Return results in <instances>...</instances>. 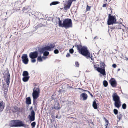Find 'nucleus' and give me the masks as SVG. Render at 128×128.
I'll list each match as a JSON object with an SVG mask.
<instances>
[{
	"mask_svg": "<svg viewBox=\"0 0 128 128\" xmlns=\"http://www.w3.org/2000/svg\"><path fill=\"white\" fill-rule=\"evenodd\" d=\"M56 18L58 20V24L59 27H64L66 29L72 27V22L71 19L67 18L63 20L62 23L60 18L57 17Z\"/></svg>",
	"mask_w": 128,
	"mask_h": 128,
	"instance_id": "nucleus-1",
	"label": "nucleus"
},
{
	"mask_svg": "<svg viewBox=\"0 0 128 128\" xmlns=\"http://www.w3.org/2000/svg\"><path fill=\"white\" fill-rule=\"evenodd\" d=\"M12 112H15L20 110V108L16 106H14L12 109Z\"/></svg>",
	"mask_w": 128,
	"mask_h": 128,
	"instance_id": "nucleus-22",
	"label": "nucleus"
},
{
	"mask_svg": "<svg viewBox=\"0 0 128 128\" xmlns=\"http://www.w3.org/2000/svg\"><path fill=\"white\" fill-rule=\"evenodd\" d=\"M54 52L56 54H58L59 53V51L58 49H55L54 51Z\"/></svg>",
	"mask_w": 128,
	"mask_h": 128,
	"instance_id": "nucleus-38",
	"label": "nucleus"
},
{
	"mask_svg": "<svg viewBox=\"0 0 128 128\" xmlns=\"http://www.w3.org/2000/svg\"><path fill=\"white\" fill-rule=\"evenodd\" d=\"M32 106H31L30 107V110H32Z\"/></svg>",
	"mask_w": 128,
	"mask_h": 128,
	"instance_id": "nucleus-53",
	"label": "nucleus"
},
{
	"mask_svg": "<svg viewBox=\"0 0 128 128\" xmlns=\"http://www.w3.org/2000/svg\"><path fill=\"white\" fill-rule=\"evenodd\" d=\"M72 4L71 2H67V4L66 6H64V8L65 10H67L68 9H69L70 8V6Z\"/></svg>",
	"mask_w": 128,
	"mask_h": 128,
	"instance_id": "nucleus-18",
	"label": "nucleus"
},
{
	"mask_svg": "<svg viewBox=\"0 0 128 128\" xmlns=\"http://www.w3.org/2000/svg\"><path fill=\"white\" fill-rule=\"evenodd\" d=\"M116 29H122V26L120 25V24H119L118 23H116Z\"/></svg>",
	"mask_w": 128,
	"mask_h": 128,
	"instance_id": "nucleus-25",
	"label": "nucleus"
},
{
	"mask_svg": "<svg viewBox=\"0 0 128 128\" xmlns=\"http://www.w3.org/2000/svg\"><path fill=\"white\" fill-rule=\"evenodd\" d=\"M38 50L40 54L43 53L44 51H49L51 50V48L50 46H47L38 49Z\"/></svg>",
	"mask_w": 128,
	"mask_h": 128,
	"instance_id": "nucleus-9",
	"label": "nucleus"
},
{
	"mask_svg": "<svg viewBox=\"0 0 128 128\" xmlns=\"http://www.w3.org/2000/svg\"><path fill=\"white\" fill-rule=\"evenodd\" d=\"M26 103L28 104H31V99L30 97H27L26 98Z\"/></svg>",
	"mask_w": 128,
	"mask_h": 128,
	"instance_id": "nucleus-20",
	"label": "nucleus"
},
{
	"mask_svg": "<svg viewBox=\"0 0 128 128\" xmlns=\"http://www.w3.org/2000/svg\"><path fill=\"white\" fill-rule=\"evenodd\" d=\"M92 106L94 109H97V104L95 100H94L93 102Z\"/></svg>",
	"mask_w": 128,
	"mask_h": 128,
	"instance_id": "nucleus-23",
	"label": "nucleus"
},
{
	"mask_svg": "<svg viewBox=\"0 0 128 128\" xmlns=\"http://www.w3.org/2000/svg\"><path fill=\"white\" fill-rule=\"evenodd\" d=\"M94 68H97V67H96V65H94Z\"/></svg>",
	"mask_w": 128,
	"mask_h": 128,
	"instance_id": "nucleus-55",
	"label": "nucleus"
},
{
	"mask_svg": "<svg viewBox=\"0 0 128 128\" xmlns=\"http://www.w3.org/2000/svg\"><path fill=\"white\" fill-rule=\"evenodd\" d=\"M96 37H97V36H96L94 38V39H95Z\"/></svg>",
	"mask_w": 128,
	"mask_h": 128,
	"instance_id": "nucleus-59",
	"label": "nucleus"
},
{
	"mask_svg": "<svg viewBox=\"0 0 128 128\" xmlns=\"http://www.w3.org/2000/svg\"><path fill=\"white\" fill-rule=\"evenodd\" d=\"M30 7V6H26L24 7L22 9L23 11L24 12V11H26L30 10L31 8Z\"/></svg>",
	"mask_w": 128,
	"mask_h": 128,
	"instance_id": "nucleus-26",
	"label": "nucleus"
},
{
	"mask_svg": "<svg viewBox=\"0 0 128 128\" xmlns=\"http://www.w3.org/2000/svg\"><path fill=\"white\" fill-rule=\"evenodd\" d=\"M55 46L54 43H53L50 44V46L51 47V49H52V48H54Z\"/></svg>",
	"mask_w": 128,
	"mask_h": 128,
	"instance_id": "nucleus-36",
	"label": "nucleus"
},
{
	"mask_svg": "<svg viewBox=\"0 0 128 128\" xmlns=\"http://www.w3.org/2000/svg\"><path fill=\"white\" fill-rule=\"evenodd\" d=\"M122 108L123 109H125L126 108V104L124 103L123 104L122 106Z\"/></svg>",
	"mask_w": 128,
	"mask_h": 128,
	"instance_id": "nucleus-31",
	"label": "nucleus"
},
{
	"mask_svg": "<svg viewBox=\"0 0 128 128\" xmlns=\"http://www.w3.org/2000/svg\"><path fill=\"white\" fill-rule=\"evenodd\" d=\"M104 65H105V64H104V63L103 62H102L100 66H104Z\"/></svg>",
	"mask_w": 128,
	"mask_h": 128,
	"instance_id": "nucleus-44",
	"label": "nucleus"
},
{
	"mask_svg": "<svg viewBox=\"0 0 128 128\" xmlns=\"http://www.w3.org/2000/svg\"><path fill=\"white\" fill-rule=\"evenodd\" d=\"M80 96L81 98H83L82 100H86L88 96L87 94L85 93H82L80 95Z\"/></svg>",
	"mask_w": 128,
	"mask_h": 128,
	"instance_id": "nucleus-16",
	"label": "nucleus"
},
{
	"mask_svg": "<svg viewBox=\"0 0 128 128\" xmlns=\"http://www.w3.org/2000/svg\"><path fill=\"white\" fill-rule=\"evenodd\" d=\"M43 56H42V58H45V57L44 56H47L49 54L48 52L46 51H44V52H43Z\"/></svg>",
	"mask_w": 128,
	"mask_h": 128,
	"instance_id": "nucleus-24",
	"label": "nucleus"
},
{
	"mask_svg": "<svg viewBox=\"0 0 128 128\" xmlns=\"http://www.w3.org/2000/svg\"><path fill=\"white\" fill-rule=\"evenodd\" d=\"M35 112L33 110L31 111L30 114L28 115V118L29 120L32 122L35 119Z\"/></svg>",
	"mask_w": 128,
	"mask_h": 128,
	"instance_id": "nucleus-10",
	"label": "nucleus"
},
{
	"mask_svg": "<svg viewBox=\"0 0 128 128\" xmlns=\"http://www.w3.org/2000/svg\"><path fill=\"white\" fill-rule=\"evenodd\" d=\"M102 68L97 67L96 70L103 76H105L106 75V72L105 70L104 66H101Z\"/></svg>",
	"mask_w": 128,
	"mask_h": 128,
	"instance_id": "nucleus-11",
	"label": "nucleus"
},
{
	"mask_svg": "<svg viewBox=\"0 0 128 128\" xmlns=\"http://www.w3.org/2000/svg\"><path fill=\"white\" fill-rule=\"evenodd\" d=\"M91 6H88V5H87L86 8V10L87 11H90V8Z\"/></svg>",
	"mask_w": 128,
	"mask_h": 128,
	"instance_id": "nucleus-39",
	"label": "nucleus"
},
{
	"mask_svg": "<svg viewBox=\"0 0 128 128\" xmlns=\"http://www.w3.org/2000/svg\"><path fill=\"white\" fill-rule=\"evenodd\" d=\"M111 8H110V10H111Z\"/></svg>",
	"mask_w": 128,
	"mask_h": 128,
	"instance_id": "nucleus-64",
	"label": "nucleus"
},
{
	"mask_svg": "<svg viewBox=\"0 0 128 128\" xmlns=\"http://www.w3.org/2000/svg\"><path fill=\"white\" fill-rule=\"evenodd\" d=\"M3 75H4V78H6V84L8 86L10 82V74L8 70L4 73Z\"/></svg>",
	"mask_w": 128,
	"mask_h": 128,
	"instance_id": "nucleus-6",
	"label": "nucleus"
},
{
	"mask_svg": "<svg viewBox=\"0 0 128 128\" xmlns=\"http://www.w3.org/2000/svg\"><path fill=\"white\" fill-rule=\"evenodd\" d=\"M87 92H88V93H89V94H90L91 93L90 92L88 91H86Z\"/></svg>",
	"mask_w": 128,
	"mask_h": 128,
	"instance_id": "nucleus-58",
	"label": "nucleus"
},
{
	"mask_svg": "<svg viewBox=\"0 0 128 128\" xmlns=\"http://www.w3.org/2000/svg\"><path fill=\"white\" fill-rule=\"evenodd\" d=\"M90 58L91 59V60H92L93 59V57H92V56H91V57L90 56Z\"/></svg>",
	"mask_w": 128,
	"mask_h": 128,
	"instance_id": "nucleus-57",
	"label": "nucleus"
},
{
	"mask_svg": "<svg viewBox=\"0 0 128 128\" xmlns=\"http://www.w3.org/2000/svg\"><path fill=\"white\" fill-rule=\"evenodd\" d=\"M60 3V2H59L58 1H54V2H52L50 4V6H51L53 5H55L56 4H58Z\"/></svg>",
	"mask_w": 128,
	"mask_h": 128,
	"instance_id": "nucleus-28",
	"label": "nucleus"
},
{
	"mask_svg": "<svg viewBox=\"0 0 128 128\" xmlns=\"http://www.w3.org/2000/svg\"><path fill=\"white\" fill-rule=\"evenodd\" d=\"M127 60H128V58H126Z\"/></svg>",
	"mask_w": 128,
	"mask_h": 128,
	"instance_id": "nucleus-63",
	"label": "nucleus"
},
{
	"mask_svg": "<svg viewBox=\"0 0 128 128\" xmlns=\"http://www.w3.org/2000/svg\"><path fill=\"white\" fill-rule=\"evenodd\" d=\"M40 93L39 88H36H36L34 87L33 89V92L32 93V96L33 98L34 99H37L39 96Z\"/></svg>",
	"mask_w": 128,
	"mask_h": 128,
	"instance_id": "nucleus-5",
	"label": "nucleus"
},
{
	"mask_svg": "<svg viewBox=\"0 0 128 128\" xmlns=\"http://www.w3.org/2000/svg\"><path fill=\"white\" fill-rule=\"evenodd\" d=\"M22 62L25 64H27L28 62V56L26 54H23L22 56Z\"/></svg>",
	"mask_w": 128,
	"mask_h": 128,
	"instance_id": "nucleus-12",
	"label": "nucleus"
},
{
	"mask_svg": "<svg viewBox=\"0 0 128 128\" xmlns=\"http://www.w3.org/2000/svg\"><path fill=\"white\" fill-rule=\"evenodd\" d=\"M76 0H68V2H70L72 4V2L73 1H75Z\"/></svg>",
	"mask_w": 128,
	"mask_h": 128,
	"instance_id": "nucleus-45",
	"label": "nucleus"
},
{
	"mask_svg": "<svg viewBox=\"0 0 128 128\" xmlns=\"http://www.w3.org/2000/svg\"><path fill=\"white\" fill-rule=\"evenodd\" d=\"M8 0H4L2 1V2L3 4H5L8 2Z\"/></svg>",
	"mask_w": 128,
	"mask_h": 128,
	"instance_id": "nucleus-41",
	"label": "nucleus"
},
{
	"mask_svg": "<svg viewBox=\"0 0 128 128\" xmlns=\"http://www.w3.org/2000/svg\"><path fill=\"white\" fill-rule=\"evenodd\" d=\"M66 57L67 58H68L70 57V54L69 53H68L66 55Z\"/></svg>",
	"mask_w": 128,
	"mask_h": 128,
	"instance_id": "nucleus-43",
	"label": "nucleus"
},
{
	"mask_svg": "<svg viewBox=\"0 0 128 128\" xmlns=\"http://www.w3.org/2000/svg\"><path fill=\"white\" fill-rule=\"evenodd\" d=\"M54 95H52V96H51L52 99V100H54Z\"/></svg>",
	"mask_w": 128,
	"mask_h": 128,
	"instance_id": "nucleus-51",
	"label": "nucleus"
},
{
	"mask_svg": "<svg viewBox=\"0 0 128 128\" xmlns=\"http://www.w3.org/2000/svg\"><path fill=\"white\" fill-rule=\"evenodd\" d=\"M75 65L76 67H79L80 64L78 61H76L75 62Z\"/></svg>",
	"mask_w": 128,
	"mask_h": 128,
	"instance_id": "nucleus-35",
	"label": "nucleus"
},
{
	"mask_svg": "<svg viewBox=\"0 0 128 128\" xmlns=\"http://www.w3.org/2000/svg\"><path fill=\"white\" fill-rule=\"evenodd\" d=\"M4 108V104L3 101H0V112L2 111Z\"/></svg>",
	"mask_w": 128,
	"mask_h": 128,
	"instance_id": "nucleus-17",
	"label": "nucleus"
},
{
	"mask_svg": "<svg viewBox=\"0 0 128 128\" xmlns=\"http://www.w3.org/2000/svg\"><path fill=\"white\" fill-rule=\"evenodd\" d=\"M35 59V58L32 59V60L31 61V62L32 63H34L36 61V60Z\"/></svg>",
	"mask_w": 128,
	"mask_h": 128,
	"instance_id": "nucleus-42",
	"label": "nucleus"
},
{
	"mask_svg": "<svg viewBox=\"0 0 128 128\" xmlns=\"http://www.w3.org/2000/svg\"><path fill=\"white\" fill-rule=\"evenodd\" d=\"M38 54L37 51H34L30 53L29 56L31 59L36 58L38 56Z\"/></svg>",
	"mask_w": 128,
	"mask_h": 128,
	"instance_id": "nucleus-13",
	"label": "nucleus"
},
{
	"mask_svg": "<svg viewBox=\"0 0 128 128\" xmlns=\"http://www.w3.org/2000/svg\"><path fill=\"white\" fill-rule=\"evenodd\" d=\"M112 96L113 100L114 102V105L116 107L119 108L121 105L120 97L116 92L113 94Z\"/></svg>",
	"mask_w": 128,
	"mask_h": 128,
	"instance_id": "nucleus-3",
	"label": "nucleus"
},
{
	"mask_svg": "<svg viewBox=\"0 0 128 128\" xmlns=\"http://www.w3.org/2000/svg\"><path fill=\"white\" fill-rule=\"evenodd\" d=\"M116 65L115 64H114L112 65V66L114 68H115L116 67Z\"/></svg>",
	"mask_w": 128,
	"mask_h": 128,
	"instance_id": "nucleus-47",
	"label": "nucleus"
},
{
	"mask_svg": "<svg viewBox=\"0 0 128 128\" xmlns=\"http://www.w3.org/2000/svg\"><path fill=\"white\" fill-rule=\"evenodd\" d=\"M8 11H7V12H6V14H7V13H8Z\"/></svg>",
	"mask_w": 128,
	"mask_h": 128,
	"instance_id": "nucleus-62",
	"label": "nucleus"
},
{
	"mask_svg": "<svg viewBox=\"0 0 128 128\" xmlns=\"http://www.w3.org/2000/svg\"><path fill=\"white\" fill-rule=\"evenodd\" d=\"M6 90V91H5L4 92V94H6L7 93V90Z\"/></svg>",
	"mask_w": 128,
	"mask_h": 128,
	"instance_id": "nucleus-50",
	"label": "nucleus"
},
{
	"mask_svg": "<svg viewBox=\"0 0 128 128\" xmlns=\"http://www.w3.org/2000/svg\"><path fill=\"white\" fill-rule=\"evenodd\" d=\"M118 110L116 109H114V114L116 115L118 114Z\"/></svg>",
	"mask_w": 128,
	"mask_h": 128,
	"instance_id": "nucleus-34",
	"label": "nucleus"
},
{
	"mask_svg": "<svg viewBox=\"0 0 128 128\" xmlns=\"http://www.w3.org/2000/svg\"><path fill=\"white\" fill-rule=\"evenodd\" d=\"M20 120H12L9 123V126L10 127H19Z\"/></svg>",
	"mask_w": 128,
	"mask_h": 128,
	"instance_id": "nucleus-7",
	"label": "nucleus"
},
{
	"mask_svg": "<svg viewBox=\"0 0 128 128\" xmlns=\"http://www.w3.org/2000/svg\"><path fill=\"white\" fill-rule=\"evenodd\" d=\"M110 82L111 86L113 87H115L117 85V83L116 80L114 78H112L110 80Z\"/></svg>",
	"mask_w": 128,
	"mask_h": 128,
	"instance_id": "nucleus-14",
	"label": "nucleus"
},
{
	"mask_svg": "<svg viewBox=\"0 0 128 128\" xmlns=\"http://www.w3.org/2000/svg\"><path fill=\"white\" fill-rule=\"evenodd\" d=\"M23 126L26 128H28V125L26 124H24L23 122L20 120L19 127Z\"/></svg>",
	"mask_w": 128,
	"mask_h": 128,
	"instance_id": "nucleus-21",
	"label": "nucleus"
},
{
	"mask_svg": "<svg viewBox=\"0 0 128 128\" xmlns=\"http://www.w3.org/2000/svg\"><path fill=\"white\" fill-rule=\"evenodd\" d=\"M36 99H33V104L35 106H36L37 105V104L36 102Z\"/></svg>",
	"mask_w": 128,
	"mask_h": 128,
	"instance_id": "nucleus-33",
	"label": "nucleus"
},
{
	"mask_svg": "<svg viewBox=\"0 0 128 128\" xmlns=\"http://www.w3.org/2000/svg\"><path fill=\"white\" fill-rule=\"evenodd\" d=\"M120 24H121V26H122V27L123 26H124V27H125L124 26L123 24H122V23L121 22H120Z\"/></svg>",
	"mask_w": 128,
	"mask_h": 128,
	"instance_id": "nucleus-52",
	"label": "nucleus"
},
{
	"mask_svg": "<svg viewBox=\"0 0 128 128\" xmlns=\"http://www.w3.org/2000/svg\"><path fill=\"white\" fill-rule=\"evenodd\" d=\"M122 116L121 114H118V118L119 120H120L122 118Z\"/></svg>",
	"mask_w": 128,
	"mask_h": 128,
	"instance_id": "nucleus-40",
	"label": "nucleus"
},
{
	"mask_svg": "<svg viewBox=\"0 0 128 128\" xmlns=\"http://www.w3.org/2000/svg\"><path fill=\"white\" fill-rule=\"evenodd\" d=\"M78 52L80 54L86 57L87 58L90 57V53L86 46H82Z\"/></svg>",
	"mask_w": 128,
	"mask_h": 128,
	"instance_id": "nucleus-2",
	"label": "nucleus"
},
{
	"mask_svg": "<svg viewBox=\"0 0 128 128\" xmlns=\"http://www.w3.org/2000/svg\"><path fill=\"white\" fill-rule=\"evenodd\" d=\"M90 96L92 97H93V96L91 93H90Z\"/></svg>",
	"mask_w": 128,
	"mask_h": 128,
	"instance_id": "nucleus-56",
	"label": "nucleus"
},
{
	"mask_svg": "<svg viewBox=\"0 0 128 128\" xmlns=\"http://www.w3.org/2000/svg\"><path fill=\"white\" fill-rule=\"evenodd\" d=\"M22 76H24L22 78L23 81L24 82L28 81L30 78L28 72L26 71H24L23 72Z\"/></svg>",
	"mask_w": 128,
	"mask_h": 128,
	"instance_id": "nucleus-8",
	"label": "nucleus"
},
{
	"mask_svg": "<svg viewBox=\"0 0 128 128\" xmlns=\"http://www.w3.org/2000/svg\"><path fill=\"white\" fill-rule=\"evenodd\" d=\"M36 124V122H32L31 124V125L32 127V128H34V127Z\"/></svg>",
	"mask_w": 128,
	"mask_h": 128,
	"instance_id": "nucleus-32",
	"label": "nucleus"
},
{
	"mask_svg": "<svg viewBox=\"0 0 128 128\" xmlns=\"http://www.w3.org/2000/svg\"><path fill=\"white\" fill-rule=\"evenodd\" d=\"M106 4H103L102 6V7H106Z\"/></svg>",
	"mask_w": 128,
	"mask_h": 128,
	"instance_id": "nucleus-49",
	"label": "nucleus"
},
{
	"mask_svg": "<svg viewBox=\"0 0 128 128\" xmlns=\"http://www.w3.org/2000/svg\"><path fill=\"white\" fill-rule=\"evenodd\" d=\"M108 125V124H106L105 125L106 128H108L107 126Z\"/></svg>",
	"mask_w": 128,
	"mask_h": 128,
	"instance_id": "nucleus-54",
	"label": "nucleus"
},
{
	"mask_svg": "<svg viewBox=\"0 0 128 128\" xmlns=\"http://www.w3.org/2000/svg\"><path fill=\"white\" fill-rule=\"evenodd\" d=\"M116 17L115 16H112L111 14H109L107 20V24L108 25H112L116 23Z\"/></svg>",
	"mask_w": 128,
	"mask_h": 128,
	"instance_id": "nucleus-4",
	"label": "nucleus"
},
{
	"mask_svg": "<svg viewBox=\"0 0 128 128\" xmlns=\"http://www.w3.org/2000/svg\"><path fill=\"white\" fill-rule=\"evenodd\" d=\"M59 106V103L58 102L56 103L54 106L52 108L55 109L56 110H59L60 108Z\"/></svg>",
	"mask_w": 128,
	"mask_h": 128,
	"instance_id": "nucleus-19",
	"label": "nucleus"
},
{
	"mask_svg": "<svg viewBox=\"0 0 128 128\" xmlns=\"http://www.w3.org/2000/svg\"><path fill=\"white\" fill-rule=\"evenodd\" d=\"M110 28L112 29H116V26H112V27H111Z\"/></svg>",
	"mask_w": 128,
	"mask_h": 128,
	"instance_id": "nucleus-46",
	"label": "nucleus"
},
{
	"mask_svg": "<svg viewBox=\"0 0 128 128\" xmlns=\"http://www.w3.org/2000/svg\"><path fill=\"white\" fill-rule=\"evenodd\" d=\"M42 58L41 56H38V58L37 60L39 62H41L42 61Z\"/></svg>",
	"mask_w": 128,
	"mask_h": 128,
	"instance_id": "nucleus-30",
	"label": "nucleus"
},
{
	"mask_svg": "<svg viewBox=\"0 0 128 128\" xmlns=\"http://www.w3.org/2000/svg\"><path fill=\"white\" fill-rule=\"evenodd\" d=\"M82 46L81 45H78L77 43H76L74 45V46L77 48V49L78 51L81 47Z\"/></svg>",
	"mask_w": 128,
	"mask_h": 128,
	"instance_id": "nucleus-27",
	"label": "nucleus"
},
{
	"mask_svg": "<svg viewBox=\"0 0 128 128\" xmlns=\"http://www.w3.org/2000/svg\"><path fill=\"white\" fill-rule=\"evenodd\" d=\"M103 84L104 86L106 87L107 86L108 84V82L106 80H104L103 82Z\"/></svg>",
	"mask_w": 128,
	"mask_h": 128,
	"instance_id": "nucleus-29",
	"label": "nucleus"
},
{
	"mask_svg": "<svg viewBox=\"0 0 128 128\" xmlns=\"http://www.w3.org/2000/svg\"><path fill=\"white\" fill-rule=\"evenodd\" d=\"M69 51L70 53L72 54L74 52V50L72 48L69 50Z\"/></svg>",
	"mask_w": 128,
	"mask_h": 128,
	"instance_id": "nucleus-37",
	"label": "nucleus"
},
{
	"mask_svg": "<svg viewBox=\"0 0 128 128\" xmlns=\"http://www.w3.org/2000/svg\"><path fill=\"white\" fill-rule=\"evenodd\" d=\"M114 50H115L116 51L117 50L116 49H114Z\"/></svg>",
	"mask_w": 128,
	"mask_h": 128,
	"instance_id": "nucleus-61",
	"label": "nucleus"
},
{
	"mask_svg": "<svg viewBox=\"0 0 128 128\" xmlns=\"http://www.w3.org/2000/svg\"><path fill=\"white\" fill-rule=\"evenodd\" d=\"M14 6L15 7L20 8L21 6V2L20 1H17L15 2Z\"/></svg>",
	"mask_w": 128,
	"mask_h": 128,
	"instance_id": "nucleus-15",
	"label": "nucleus"
},
{
	"mask_svg": "<svg viewBox=\"0 0 128 128\" xmlns=\"http://www.w3.org/2000/svg\"><path fill=\"white\" fill-rule=\"evenodd\" d=\"M104 118L106 122V124H108V120H107L105 118Z\"/></svg>",
	"mask_w": 128,
	"mask_h": 128,
	"instance_id": "nucleus-48",
	"label": "nucleus"
},
{
	"mask_svg": "<svg viewBox=\"0 0 128 128\" xmlns=\"http://www.w3.org/2000/svg\"><path fill=\"white\" fill-rule=\"evenodd\" d=\"M120 70V68H119V69H118V71H119V70Z\"/></svg>",
	"mask_w": 128,
	"mask_h": 128,
	"instance_id": "nucleus-60",
	"label": "nucleus"
}]
</instances>
